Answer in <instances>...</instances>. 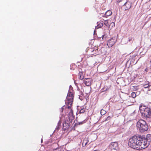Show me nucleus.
Segmentation results:
<instances>
[{"mask_svg":"<svg viewBox=\"0 0 151 151\" xmlns=\"http://www.w3.org/2000/svg\"><path fill=\"white\" fill-rule=\"evenodd\" d=\"M142 139V136L140 135H134L129 139L128 146L133 149L137 148L138 147H141L142 149H143Z\"/></svg>","mask_w":151,"mask_h":151,"instance_id":"obj_1","label":"nucleus"},{"mask_svg":"<svg viewBox=\"0 0 151 151\" xmlns=\"http://www.w3.org/2000/svg\"><path fill=\"white\" fill-rule=\"evenodd\" d=\"M137 127L141 132H144L147 131L148 129V126L146 121L143 119H140L137 122Z\"/></svg>","mask_w":151,"mask_h":151,"instance_id":"obj_2","label":"nucleus"},{"mask_svg":"<svg viewBox=\"0 0 151 151\" xmlns=\"http://www.w3.org/2000/svg\"><path fill=\"white\" fill-rule=\"evenodd\" d=\"M73 94L71 92H68L65 100L66 105L70 106H72L73 102Z\"/></svg>","mask_w":151,"mask_h":151,"instance_id":"obj_3","label":"nucleus"},{"mask_svg":"<svg viewBox=\"0 0 151 151\" xmlns=\"http://www.w3.org/2000/svg\"><path fill=\"white\" fill-rule=\"evenodd\" d=\"M143 149L147 147L150 144L151 141V134H147L145 138L142 136Z\"/></svg>","mask_w":151,"mask_h":151,"instance_id":"obj_4","label":"nucleus"},{"mask_svg":"<svg viewBox=\"0 0 151 151\" xmlns=\"http://www.w3.org/2000/svg\"><path fill=\"white\" fill-rule=\"evenodd\" d=\"M119 2L124 3L122 6L125 11L130 9L132 5V2L129 0H120Z\"/></svg>","mask_w":151,"mask_h":151,"instance_id":"obj_5","label":"nucleus"},{"mask_svg":"<svg viewBox=\"0 0 151 151\" xmlns=\"http://www.w3.org/2000/svg\"><path fill=\"white\" fill-rule=\"evenodd\" d=\"M69 109V110L68 119L69 120L70 122V123H71L73 120L74 119L75 116L73 115V111L72 109L71 108V106H68L65 108V109Z\"/></svg>","mask_w":151,"mask_h":151,"instance_id":"obj_6","label":"nucleus"},{"mask_svg":"<svg viewBox=\"0 0 151 151\" xmlns=\"http://www.w3.org/2000/svg\"><path fill=\"white\" fill-rule=\"evenodd\" d=\"M117 41V39L115 37H113L109 40L107 43V45L109 47H112Z\"/></svg>","mask_w":151,"mask_h":151,"instance_id":"obj_7","label":"nucleus"},{"mask_svg":"<svg viewBox=\"0 0 151 151\" xmlns=\"http://www.w3.org/2000/svg\"><path fill=\"white\" fill-rule=\"evenodd\" d=\"M109 146L112 150H117L118 149V144L116 142H113L111 143Z\"/></svg>","mask_w":151,"mask_h":151,"instance_id":"obj_8","label":"nucleus"},{"mask_svg":"<svg viewBox=\"0 0 151 151\" xmlns=\"http://www.w3.org/2000/svg\"><path fill=\"white\" fill-rule=\"evenodd\" d=\"M70 122L67 119L66 121H65L63 124V129L65 130L69 128L70 126Z\"/></svg>","mask_w":151,"mask_h":151,"instance_id":"obj_9","label":"nucleus"},{"mask_svg":"<svg viewBox=\"0 0 151 151\" xmlns=\"http://www.w3.org/2000/svg\"><path fill=\"white\" fill-rule=\"evenodd\" d=\"M144 114V116L147 118L151 117V111L148 108H146L145 110Z\"/></svg>","mask_w":151,"mask_h":151,"instance_id":"obj_10","label":"nucleus"},{"mask_svg":"<svg viewBox=\"0 0 151 151\" xmlns=\"http://www.w3.org/2000/svg\"><path fill=\"white\" fill-rule=\"evenodd\" d=\"M83 81L87 86H89L91 84V80L90 78H85Z\"/></svg>","mask_w":151,"mask_h":151,"instance_id":"obj_11","label":"nucleus"},{"mask_svg":"<svg viewBox=\"0 0 151 151\" xmlns=\"http://www.w3.org/2000/svg\"><path fill=\"white\" fill-rule=\"evenodd\" d=\"M89 141L88 138H85L83 140V142L82 143V145L83 147H85L88 143Z\"/></svg>","mask_w":151,"mask_h":151,"instance_id":"obj_12","label":"nucleus"},{"mask_svg":"<svg viewBox=\"0 0 151 151\" xmlns=\"http://www.w3.org/2000/svg\"><path fill=\"white\" fill-rule=\"evenodd\" d=\"M89 51L91 52V55H93L96 54L97 52L98 51V49L96 50H94L93 48H92L89 49Z\"/></svg>","mask_w":151,"mask_h":151,"instance_id":"obj_13","label":"nucleus"},{"mask_svg":"<svg viewBox=\"0 0 151 151\" xmlns=\"http://www.w3.org/2000/svg\"><path fill=\"white\" fill-rule=\"evenodd\" d=\"M78 76L79 79L83 80L84 78V76L83 75V73L82 72H79L78 73Z\"/></svg>","mask_w":151,"mask_h":151,"instance_id":"obj_14","label":"nucleus"},{"mask_svg":"<svg viewBox=\"0 0 151 151\" xmlns=\"http://www.w3.org/2000/svg\"><path fill=\"white\" fill-rule=\"evenodd\" d=\"M112 14L111 11L110 10H108L105 13V15L106 17L111 15Z\"/></svg>","mask_w":151,"mask_h":151,"instance_id":"obj_15","label":"nucleus"},{"mask_svg":"<svg viewBox=\"0 0 151 151\" xmlns=\"http://www.w3.org/2000/svg\"><path fill=\"white\" fill-rule=\"evenodd\" d=\"M115 27V23L114 22H111L110 23L109 26V28L111 29L112 28Z\"/></svg>","mask_w":151,"mask_h":151,"instance_id":"obj_16","label":"nucleus"},{"mask_svg":"<svg viewBox=\"0 0 151 151\" xmlns=\"http://www.w3.org/2000/svg\"><path fill=\"white\" fill-rule=\"evenodd\" d=\"M106 111L105 110L103 109L101 110L100 111V113L102 115H104L105 114H106Z\"/></svg>","mask_w":151,"mask_h":151,"instance_id":"obj_17","label":"nucleus"},{"mask_svg":"<svg viewBox=\"0 0 151 151\" xmlns=\"http://www.w3.org/2000/svg\"><path fill=\"white\" fill-rule=\"evenodd\" d=\"M131 96L133 98H134L136 96V94L135 92H132L131 94Z\"/></svg>","mask_w":151,"mask_h":151,"instance_id":"obj_18","label":"nucleus"},{"mask_svg":"<svg viewBox=\"0 0 151 151\" xmlns=\"http://www.w3.org/2000/svg\"><path fill=\"white\" fill-rule=\"evenodd\" d=\"M86 109L83 108L80 111V113H83L85 111Z\"/></svg>","mask_w":151,"mask_h":151,"instance_id":"obj_19","label":"nucleus"},{"mask_svg":"<svg viewBox=\"0 0 151 151\" xmlns=\"http://www.w3.org/2000/svg\"><path fill=\"white\" fill-rule=\"evenodd\" d=\"M103 24L102 23H100L97 25V28H101L103 26Z\"/></svg>","mask_w":151,"mask_h":151,"instance_id":"obj_20","label":"nucleus"},{"mask_svg":"<svg viewBox=\"0 0 151 151\" xmlns=\"http://www.w3.org/2000/svg\"><path fill=\"white\" fill-rule=\"evenodd\" d=\"M104 24L106 26H108L109 25V23L108 20H105L104 21Z\"/></svg>","mask_w":151,"mask_h":151,"instance_id":"obj_21","label":"nucleus"},{"mask_svg":"<svg viewBox=\"0 0 151 151\" xmlns=\"http://www.w3.org/2000/svg\"><path fill=\"white\" fill-rule=\"evenodd\" d=\"M144 88H147L150 86L148 84H146L144 85Z\"/></svg>","mask_w":151,"mask_h":151,"instance_id":"obj_22","label":"nucleus"},{"mask_svg":"<svg viewBox=\"0 0 151 151\" xmlns=\"http://www.w3.org/2000/svg\"><path fill=\"white\" fill-rule=\"evenodd\" d=\"M111 117L110 116H108V117L106 118V119L104 121H106L110 120Z\"/></svg>","mask_w":151,"mask_h":151,"instance_id":"obj_23","label":"nucleus"},{"mask_svg":"<svg viewBox=\"0 0 151 151\" xmlns=\"http://www.w3.org/2000/svg\"><path fill=\"white\" fill-rule=\"evenodd\" d=\"M86 122V121H85V120H84L83 121V122H79V124H83L85 123Z\"/></svg>","mask_w":151,"mask_h":151,"instance_id":"obj_24","label":"nucleus"},{"mask_svg":"<svg viewBox=\"0 0 151 151\" xmlns=\"http://www.w3.org/2000/svg\"><path fill=\"white\" fill-rule=\"evenodd\" d=\"M132 37H129L128 38V41L130 42V41H131L132 40Z\"/></svg>","mask_w":151,"mask_h":151,"instance_id":"obj_25","label":"nucleus"},{"mask_svg":"<svg viewBox=\"0 0 151 151\" xmlns=\"http://www.w3.org/2000/svg\"><path fill=\"white\" fill-rule=\"evenodd\" d=\"M147 70H148V69L147 68H146L145 70V71H146V72H147Z\"/></svg>","mask_w":151,"mask_h":151,"instance_id":"obj_26","label":"nucleus"},{"mask_svg":"<svg viewBox=\"0 0 151 151\" xmlns=\"http://www.w3.org/2000/svg\"><path fill=\"white\" fill-rule=\"evenodd\" d=\"M62 112H63V109H64V108H63V107H62Z\"/></svg>","mask_w":151,"mask_h":151,"instance_id":"obj_27","label":"nucleus"},{"mask_svg":"<svg viewBox=\"0 0 151 151\" xmlns=\"http://www.w3.org/2000/svg\"><path fill=\"white\" fill-rule=\"evenodd\" d=\"M104 35H103V37H102V39H103V38H104Z\"/></svg>","mask_w":151,"mask_h":151,"instance_id":"obj_28","label":"nucleus"}]
</instances>
